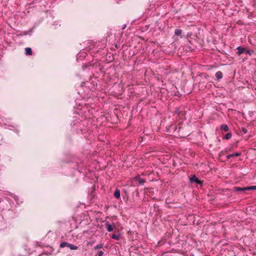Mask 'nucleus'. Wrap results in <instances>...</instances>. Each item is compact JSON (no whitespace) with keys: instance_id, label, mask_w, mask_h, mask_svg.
<instances>
[{"instance_id":"f257e3e1","label":"nucleus","mask_w":256,"mask_h":256,"mask_svg":"<svg viewBox=\"0 0 256 256\" xmlns=\"http://www.w3.org/2000/svg\"><path fill=\"white\" fill-rule=\"evenodd\" d=\"M238 52H236L237 54L240 56L242 54H246L250 55V56H252L254 53V50H248L246 48L242 47V46H239L236 48Z\"/></svg>"},{"instance_id":"f03ea898","label":"nucleus","mask_w":256,"mask_h":256,"mask_svg":"<svg viewBox=\"0 0 256 256\" xmlns=\"http://www.w3.org/2000/svg\"><path fill=\"white\" fill-rule=\"evenodd\" d=\"M190 182L191 183H196L198 184L202 185L203 184V181L200 180L195 175H193L190 178Z\"/></svg>"},{"instance_id":"7ed1b4c3","label":"nucleus","mask_w":256,"mask_h":256,"mask_svg":"<svg viewBox=\"0 0 256 256\" xmlns=\"http://www.w3.org/2000/svg\"><path fill=\"white\" fill-rule=\"evenodd\" d=\"M232 192H239L240 193L245 192L247 191L246 187H238V186H234L232 188Z\"/></svg>"},{"instance_id":"20e7f679","label":"nucleus","mask_w":256,"mask_h":256,"mask_svg":"<svg viewBox=\"0 0 256 256\" xmlns=\"http://www.w3.org/2000/svg\"><path fill=\"white\" fill-rule=\"evenodd\" d=\"M134 180L138 182V185H143L146 182L144 178H140L139 175H138L136 176H135L134 178Z\"/></svg>"},{"instance_id":"39448f33","label":"nucleus","mask_w":256,"mask_h":256,"mask_svg":"<svg viewBox=\"0 0 256 256\" xmlns=\"http://www.w3.org/2000/svg\"><path fill=\"white\" fill-rule=\"evenodd\" d=\"M104 224L106 230L109 232H112L114 230V228H115V226L114 224L112 226L108 222H106Z\"/></svg>"},{"instance_id":"423d86ee","label":"nucleus","mask_w":256,"mask_h":256,"mask_svg":"<svg viewBox=\"0 0 256 256\" xmlns=\"http://www.w3.org/2000/svg\"><path fill=\"white\" fill-rule=\"evenodd\" d=\"M241 154H242V153L240 152H234L232 154H228V155L226 156V158L228 160V159L232 157L240 156Z\"/></svg>"},{"instance_id":"0eeeda50","label":"nucleus","mask_w":256,"mask_h":256,"mask_svg":"<svg viewBox=\"0 0 256 256\" xmlns=\"http://www.w3.org/2000/svg\"><path fill=\"white\" fill-rule=\"evenodd\" d=\"M114 196L116 198H120V190L118 189H116L114 192Z\"/></svg>"},{"instance_id":"6e6552de","label":"nucleus","mask_w":256,"mask_h":256,"mask_svg":"<svg viewBox=\"0 0 256 256\" xmlns=\"http://www.w3.org/2000/svg\"><path fill=\"white\" fill-rule=\"evenodd\" d=\"M99 67L100 71L102 73H104V66L103 65H102L100 63L96 64V67Z\"/></svg>"},{"instance_id":"1a4fd4ad","label":"nucleus","mask_w":256,"mask_h":256,"mask_svg":"<svg viewBox=\"0 0 256 256\" xmlns=\"http://www.w3.org/2000/svg\"><path fill=\"white\" fill-rule=\"evenodd\" d=\"M215 76L217 78V79L219 80L222 78L223 74L222 72L218 71L216 72Z\"/></svg>"},{"instance_id":"9d476101","label":"nucleus","mask_w":256,"mask_h":256,"mask_svg":"<svg viewBox=\"0 0 256 256\" xmlns=\"http://www.w3.org/2000/svg\"><path fill=\"white\" fill-rule=\"evenodd\" d=\"M26 50V54L28 56H31L32 54V52L30 48H26L25 49Z\"/></svg>"},{"instance_id":"9b49d317","label":"nucleus","mask_w":256,"mask_h":256,"mask_svg":"<svg viewBox=\"0 0 256 256\" xmlns=\"http://www.w3.org/2000/svg\"><path fill=\"white\" fill-rule=\"evenodd\" d=\"M184 112L183 110H180L178 108H176L175 110V113L177 114L179 116H183L184 114Z\"/></svg>"},{"instance_id":"f8f14e48","label":"nucleus","mask_w":256,"mask_h":256,"mask_svg":"<svg viewBox=\"0 0 256 256\" xmlns=\"http://www.w3.org/2000/svg\"><path fill=\"white\" fill-rule=\"evenodd\" d=\"M177 126L175 125H170L168 128H167V132L170 131L171 130H174V131L177 130Z\"/></svg>"},{"instance_id":"ddd939ff","label":"nucleus","mask_w":256,"mask_h":256,"mask_svg":"<svg viewBox=\"0 0 256 256\" xmlns=\"http://www.w3.org/2000/svg\"><path fill=\"white\" fill-rule=\"evenodd\" d=\"M220 129L225 132H228L229 130L228 126L225 124H223L220 126Z\"/></svg>"},{"instance_id":"4468645a","label":"nucleus","mask_w":256,"mask_h":256,"mask_svg":"<svg viewBox=\"0 0 256 256\" xmlns=\"http://www.w3.org/2000/svg\"><path fill=\"white\" fill-rule=\"evenodd\" d=\"M182 34V30L180 29L176 28L175 30L174 34L178 36H180Z\"/></svg>"},{"instance_id":"2eb2a0df","label":"nucleus","mask_w":256,"mask_h":256,"mask_svg":"<svg viewBox=\"0 0 256 256\" xmlns=\"http://www.w3.org/2000/svg\"><path fill=\"white\" fill-rule=\"evenodd\" d=\"M68 247L71 250H76L78 248L77 246L70 244H68Z\"/></svg>"},{"instance_id":"dca6fc26","label":"nucleus","mask_w":256,"mask_h":256,"mask_svg":"<svg viewBox=\"0 0 256 256\" xmlns=\"http://www.w3.org/2000/svg\"><path fill=\"white\" fill-rule=\"evenodd\" d=\"M111 238L113 239L116 240H119L120 238V234H113Z\"/></svg>"},{"instance_id":"f3484780","label":"nucleus","mask_w":256,"mask_h":256,"mask_svg":"<svg viewBox=\"0 0 256 256\" xmlns=\"http://www.w3.org/2000/svg\"><path fill=\"white\" fill-rule=\"evenodd\" d=\"M104 246L103 244H98L94 248V250H96L98 249L102 248Z\"/></svg>"},{"instance_id":"a211bd4d","label":"nucleus","mask_w":256,"mask_h":256,"mask_svg":"<svg viewBox=\"0 0 256 256\" xmlns=\"http://www.w3.org/2000/svg\"><path fill=\"white\" fill-rule=\"evenodd\" d=\"M68 242H64L60 244V246L61 248H64L65 246H68Z\"/></svg>"},{"instance_id":"6ab92c4d","label":"nucleus","mask_w":256,"mask_h":256,"mask_svg":"<svg viewBox=\"0 0 256 256\" xmlns=\"http://www.w3.org/2000/svg\"><path fill=\"white\" fill-rule=\"evenodd\" d=\"M232 134L231 132H228L224 136V138L226 140H229L232 138Z\"/></svg>"},{"instance_id":"aec40b11","label":"nucleus","mask_w":256,"mask_h":256,"mask_svg":"<svg viewBox=\"0 0 256 256\" xmlns=\"http://www.w3.org/2000/svg\"><path fill=\"white\" fill-rule=\"evenodd\" d=\"M247 190H256V186H250L246 187Z\"/></svg>"},{"instance_id":"412c9836","label":"nucleus","mask_w":256,"mask_h":256,"mask_svg":"<svg viewBox=\"0 0 256 256\" xmlns=\"http://www.w3.org/2000/svg\"><path fill=\"white\" fill-rule=\"evenodd\" d=\"M241 132H242L244 134H246L248 132V130L246 128L242 127L241 128Z\"/></svg>"},{"instance_id":"4be33fe9","label":"nucleus","mask_w":256,"mask_h":256,"mask_svg":"<svg viewBox=\"0 0 256 256\" xmlns=\"http://www.w3.org/2000/svg\"><path fill=\"white\" fill-rule=\"evenodd\" d=\"M104 254V252L102 250H98V256H102Z\"/></svg>"},{"instance_id":"5701e85b","label":"nucleus","mask_w":256,"mask_h":256,"mask_svg":"<svg viewBox=\"0 0 256 256\" xmlns=\"http://www.w3.org/2000/svg\"><path fill=\"white\" fill-rule=\"evenodd\" d=\"M126 24H124V25L122 26V30H124V29L126 28Z\"/></svg>"},{"instance_id":"b1692460","label":"nucleus","mask_w":256,"mask_h":256,"mask_svg":"<svg viewBox=\"0 0 256 256\" xmlns=\"http://www.w3.org/2000/svg\"><path fill=\"white\" fill-rule=\"evenodd\" d=\"M80 124V122H78V124H74V126H78V125Z\"/></svg>"},{"instance_id":"393cba45","label":"nucleus","mask_w":256,"mask_h":256,"mask_svg":"<svg viewBox=\"0 0 256 256\" xmlns=\"http://www.w3.org/2000/svg\"><path fill=\"white\" fill-rule=\"evenodd\" d=\"M178 94H179V92H178V94L175 93L174 95L176 96H178Z\"/></svg>"},{"instance_id":"a878e982","label":"nucleus","mask_w":256,"mask_h":256,"mask_svg":"<svg viewBox=\"0 0 256 256\" xmlns=\"http://www.w3.org/2000/svg\"><path fill=\"white\" fill-rule=\"evenodd\" d=\"M224 154V152H220V156L221 154Z\"/></svg>"},{"instance_id":"bb28decb","label":"nucleus","mask_w":256,"mask_h":256,"mask_svg":"<svg viewBox=\"0 0 256 256\" xmlns=\"http://www.w3.org/2000/svg\"><path fill=\"white\" fill-rule=\"evenodd\" d=\"M178 128H179L178 132H180V128L179 127Z\"/></svg>"},{"instance_id":"cd10ccee","label":"nucleus","mask_w":256,"mask_h":256,"mask_svg":"<svg viewBox=\"0 0 256 256\" xmlns=\"http://www.w3.org/2000/svg\"><path fill=\"white\" fill-rule=\"evenodd\" d=\"M115 47L117 48V44H116L115 45Z\"/></svg>"},{"instance_id":"c85d7f7f","label":"nucleus","mask_w":256,"mask_h":256,"mask_svg":"<svg viewBox=\"0 0 256 256\" xmlns=\"http://www.w3.org/2000/svg\"><path fill=\"white\" fill-rule=\"evenodd\" d=\"M204 77L206 78V74H204Z\"/></svg>"},{"instance_id":"c756f323","label":"nucleus","mask_w":256,"mask_h":256,"mask_svg":"<svg viewBox=\"0 0 256 256\" xmlns=\"http://www.w3.org/2000/svg\"><path fill=\"white\" fill-rule=\"evenodd\" d=\"M80 131L82 130L81 128H80Z\"/></svg>"}]
</instances>
